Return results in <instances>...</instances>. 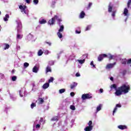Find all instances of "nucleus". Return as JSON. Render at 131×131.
Returning <instances> with one entry per match:
<instances>
[{"instance_id": "obj_5", "label": "nucleus", "mask_w": 131, "mask_h": 131, "mask_svg": "<svg viewBox=\"0 0 131 131\" xmlns=\"http://www.w3.org/2000/svg\"><path fill=\"white\" fill-rule=\"evenodd\" d=\"M38 120H36L34 121V124H33V131H35L34 129L36 128V129L38 130L39 128H40V123H38Z\"/></svg>"}, {"instance_id": "obj_39", "label": "nucleus", "mask_w": 131, "mask_h": 131, "mask_svg": "<svg viewBox=\"0 0 131 131\" xmlns=\"http://www.w3.org/2000/svg\"><path fill=\"white\" fill-rule=\"evenodd\" d=\"M130 5H131V0H129L127 4L128 9H129V8H130Z\"/></svg>"}, {"instance_id": "obj_58", "label": "nucleus", "mask_w": 131, "mask_h": 131, "mask_svg": "<svg viewBox=\"0 0 131 131\" xmlns=\"http://www.w3.org/2000/svg\"><path fill=\"white\" fill-rule=\"evenodd\" d=\"M46 43H47V45H48V46H52V43L51 42H48V41H46Z\"/></svg>"}, {"instance_id": "obj_11", "label": "nucleus", "mask_w": 131, "mask_h": 131, "mask_svg": "<svg viewBox=\"0 0 131 131\" xmlns=\"http://www.w3.org/2000/svg\"><path fill=\"white\" fill-rule=\"evenodd\" d=\"M116 64V62H114L113 63H108L106 65L105 69H112V68H113L114 67V66Z\"/></svg>"}, {"instance_id": "obj_49", "label": "nucleus", "mask_w": 131, "mask_h": 131, "mask_svg": "<svg viewBox=\"0 0 131 131\" xmlns=\"http://www.w3.org/2000/svg\"><path fill=\"white\" fill-rule=\"evenodd\" d=\"M45 55H49V54H51V51H50L49 50H46L45 51Z\"/></svg>"}, {"instance_id": "obj_54", "label": "nucleus", "mask_w": 131, "mask_h": 131, "mask_svg": "<svg viewBox=\"0 0 131 131\" xmlns=\"http://www.w3.org/2000/svg\"><path fill=\"white\" fill-rule=\"evenodd\" d=\"M33 3L35 5H37L38 4V0H33Z\"/></svg>"}, {"instance_id": "obj_22", "label": "nucleus", "mask_w": 131, "mask_h": 131, "mask_svg": "<svg viewBox=\"0 0 131 131\" xmlns=\"http://www.w3.org/2000/svg\"><path fill=\"white\" fill-rule=\"evenodd\" d=\"M9 19H10V15L7 14H6L5 17H4L3 20L5 22H7V21H9Z\"/></svg>"}, {"instance_id": "obj_4", "label": "nucleus", "mask_w": 131, "mask_h": 131, "mask_svg": "<svg viewBox=\"0 0 131 131\" xmlns=\"http://www.w3.org/2000/svg\"><path fill=\"white\" fill-rule=\"evenodd\" d=\"M15 22L17 24V32H22V23H21V21L17 19L15 21Z\"/></svg>"}, {"instance_id": "obj_60", "label": "nucleus", "mask_w": 131, "mask_h": 131, "mask_svg": "<svg viewBox=\"0 0 131 131\" xmlns=\"http://www.w3.org/2000/svg\"><path fill=\"white\" fill-rule=\"evenodd\" d=\"M131 63V59L127 60V64H130Z\"/></svg>"}, {"instance_id": "obj_40", "label": "nucleus", "mask_w": 131, "mask_h": 131, "mask_svg": "<svg viewBox=\"0 0 131 131\" xmlns=\"http://www.w3.org/2000/svg\"><path fill=\"white\" fill-rule=\"evenodd\" d=\"M70 108L71 109V110H73V111H74L75 110V106H74V105H71L70 106Z\"/></svg>"}, {"instance_id": "obj_9", "label": "nucleus", "mask_w": 131, "mask_h": 131, "mask_svg": "<svg viewBox=\"0 0 131 131\" xmlns=\"http://www.w3.org/2000/svg\"><path fill=\"white\" fill-rule=\"evenodd\" d=\"M82 100L84 101V100H88L89 99H92V96L89 94H83L81 97Z\"/></svg>"}, {"instance_id": "obj_29", "label": "nucleus", "mask_w": 131, "mask_h": 131, "mask_svg": "<svg viewBox=\"0 0 131 131\" xmlns=\"http://www.w3.org/2000/svg\"><path fill=\"white\" fill-rule=\"evenodd\" d=\"M49 86H50V84L49 83H45L43 86H42V88L44 90H46V89H48V88H49Z\"/></svg>"}, {"instance_id": "obj_26", "label": "nucleus", "mask_w": 131, "mask_h": 131, "mask_svg": "<svg viewBox=\"0 0 131 131\" xmlns=\"http://www.w3.org/2000/svg\"><path fill=\"white\" fill-rule=\"evenodd\" d=\"M34 37L33 36V35H32L31 34H29L27 36V38H28V40L33 41Z\"/></svg>"}, {"instance_id": "obj_30", "label": "nucleus", "mask_w": 131, "mask_h": 131, "mask_svg": "<svg viewBox=\"0 0 131 131\" xmlns=\"http://www.w3.org/2000/svg\"><path fill=\"white\" fill-rule=\"evenodd\" d=\"M93 129V126H86L84 128V130L85 131H91Z\"/></svg>"}, {"instance_id": "obj_1", "label": "nucleus", "mask_w": 131, "mask_h": 131, "mask_svg": "<svg viewBox=\"0 0 131 131\" xmlns=\"http://www.w3.org/2000/svg\"><path fill=\"white\" fill-rule=\"evenodd\" d=\"M56 20H57L58 24H60V22H62V19L59 17V16L55 15L51 19L49 20L48 24H49V25H54L55 22H56Z\"/></svg>"}, {"instance_id": "obj_57", "label": "nucleus", "mask_w": 131, "mask_h": 131, "mask_svg": "<svg viewBox=\"0 0 131 131\" xmlns=\"http://www.w3.org/2000/svg\"><path fill=\"white\" fill-rule=\"evenodd\" d=\"M75 76H76V77H79V76H80V74L79 73H77Z\"/></svg>"}, {"instance_id": "obj_45", "label": "nucleus", "mask_w": 131, "mask_h": 131, "mask_svg": "<svg viewBox=\"0 0 131 131\" xmlns=\"http://www.w3.org/2000/svg\"><path fill=\"white\" fill-rule=\"evenodd\" d=\"M41 122H43V124L45 123V122H43V118H40V119L39 121L38 120V123H40V124H41Z\"/></svg>"}, {"instance_id": "obj_23", "label": "nucleus", "mask_w": 131, "mask_h": 131, "mask_svg": "<svg viewBox=\"0 0 131 131\" xmlns=\"http://www.w3.org/2000/svg\"><path fill=\"white\" fill-rule=\"evenodd\" d=\"M85 16V13H84V11H81L79 15V18L80 19H83Z\"/></svg>"}, {"instance_id": "obj_8", "label": "nucleus", "mask_w": 131, "mask_h": 131, "mask_svg": "<svg viewBox=\"0 0 131 131\" xmlns=\"http://www.w3.org/2000/svg\"><path fill=\"white\" fill-rule=\"evenodd\" d=\"M19 96L21 97V98H23V97L26 96V90L25 88H22L19 91Z\"/></svg>"}, {"instance_id": "obj_12", "label": "nucleus", "mask_w": 131, "mask_h": 131, "mask_svg": "<svg viewBox=\"0 0 131 131\" xmlns=\"http://www.w3.org/2000/svg\"><path fill=\"white\" fill-rule=\"evenodd\" d=\"M104 58H107V54H100L98 58V60L99 62H101Z\"/></svg>"}, {"instance_id": "obj_63", "label": "nucleus", "mask_w": 131, "mask_h": 131, "mask_svg": "<svg viewBox=\"0 0 131 131\" xmlns=\"http://www.w3.org/2000/svg\"><path fill=\"white\" fill-rule=\"evenodd\" d=\"M99 92H100V93L102 94V93H103V92H104V91L103 90V89H100L99 90Z\"/></svg>"}, {"instance_id": "obj_32", "label": "nucleus", "mask_w": 131, "mask_h": 131, "mask_svg": "<svg viewBox=\"0 0 131 131\" xmlns=\"http://www.w3.org/2000/svg\"><path fill=\"white\" fill-rule=\"evenodd\" d=\"M92 28V25H89L87 26L86 27L85 31H89V30H91V29Z\"/></svg>"}, {"instance_id": "obj_35", "label": "nucleus", "mask_w": 131, "mask_h": 131, "mask_svg": "<svg viewBox=\"0 0 131 131\" xmlns=\"http://www.w3.org/2000/svg\"><path fill=\"white\" fill-rule=\"evenodd\" d=\"M127 62V60L126 59H123L121 60V63L122 64H124V65H125Z\"/></svg>"}, {"instance_id": "obj_10", "label": "nucleus", "mask_w": 131, "mask_h": 131, "mask_svg": "<svg viewBox=\"0 0 131 131\" xmlns=\"http://www.w3.org/2000/svg\"><path fill=\"white\" fill-rule=\"evenodd\" d=\"M123 94L122 93V91L120 90V88H119L118 90H117L116 91V92L115 93V95L117 96V97H119V96H121V95Z\"/></svg>"}, {"instance_id": "obj_20", "label": "nucleus", "mask_w": 131, "mask_h": 131, "mask_svg": "<svg viewBox=\"0 0 131 131\" xmlns=\"http://www.w3.org/2000/svg\"><path fill=\"white\" fill-rule=\"evenodd\" d=\"M76 86H77V83L74 82H73V83H72L70 85V88L71 89V90H73V89L76 88Z\"/></svg>"}, {"instance_id": "obj_25", "label": "nucleus", "mask_w": 131, "mask_h": 131, "mask_svg": "<svg viewBox=\"0 0 131 131\" xmlns=\"http://www.w3.org/2000/svg\"><path fill=\"white\" fill-rule=\"evenodd\" d=\"M9 95L10 96V99L12 101H16V100H17V98L16 97H15V95H14L13 94H10V92H9Z\"/></svg>"}, {"instance_id": "obj_64", "label": "nucleus", "mask_w": 131, "mask_h": 131, "mask_svg": "<svg viewBox=\"0 0 131 131\" xmlns=\"http://www.w3.org/2000/svg\"><path fill=\"white\" fill-rule=\"evenodd\" d=\"M113 79H114V78H113V77H111L110 78V80H112V81H113Z\"/></svg>"}, {"instance_id": "obj_51", "label": "nucleus", "mask_w": 131, "mask_h": 131, "mask_svg": "<svg viewBox=\"0 0 131 131\" xmlns=\"http://www.w3.org/2000/svg\"><path fill=\"white\" fill-rule=\"evenodd\" d=\"M92 5H93V4H92V3H89V6L87 7L88 10H89V9H91V7H92Z\"/></svg>"}, {"instance_id": "obj_48", "label": "nucleus", "mask_w": 131, "mask_h": 131, "mask_svg": "<svg viewBox=\"0 0 131 131\" xmlns=\"http://www.w3.org/2000/svg\"><path fill=\"white\" fill-rule=\"evenodd\" d=\"M90 65L91 66H92V67L96 68V66H95V64H94V61H92L90 63Z\"/></svg>"}, {"instance_id": "obj_6", "label": "nucleus", "mask_w": 131, "mask_h": 131, "mask_svg": "<svg viewBox=\"0 0 131 131\" xmlns=\"http://www.w3.org/2000/svg\"><path fill=\"white\" fill-rule=\"evenodd\" d=\"M27 8V7H26V6H22V5L19 6V9H20V10H21V12L22 13L24 12L26 15H28V11L26 10Z\"/></svg>"}, {"instance_id": "obj_61", "label": "nucleus", "mask_w": 131, "mask_h": 131, "mask_svg": "<svg viewBox=\"0 0 131 131\" xmlns=\"http://www.w3.org/2000/svg\"><path fill=\"white\" fill-rule=\"evenodd\" d=\"M27 4H30V2L31 0H25Z\"/></svg>"}, {"instance_id": "obj_37", "label": "nucleus", "mask_w": 131, "mask_h": 131, "mask_svg": "<svg viewBox=\"0 0 131 131\" xmlns=\"http://www.w3.org/2000/svg\"><path fill=\"white\" fill-rule=\"evenodd\" d=\"M65 89H62L59 90V94H63V93H65L66 92Z\"/></svg>"}, {"instance_id": "obj_18", "label": "nucleus", "mask_w": 131, "mask_h": 131, "mask_svg": "<svg viewBox=\"0 0 131 131\" xmlns=\"http://www.w3.org/2000/svg\"><path fill=\"white\" fill-rule=\"evenodd\" d=\"M59 26V29L58 30V32H63L64 31V26L62 25H61V22H60V24H58Z\"/></svg>"}, {"instance_id": "obj_50", "label": "nucleus", "mask_w": 131, "mask_h": 131, "mask_svg": "<svg viewBox=\"0 0 131 131\" xmlns=\"http://www.w3.org/2000/svg\"><path fill=\"white\" fill-rule=\"evenodd\" d=\"M111 89H116V85L115 84L111 85Z\"/></svg>"}, {"instance_id": "obj_62", "label": "nucleus", "mask_w": 131, "mask_h": 131, "mask_svg": "<svg viewBox=\"0 0 131 131\" xmlns=\"http://www.w3.org/2000/svg\"><path fill=\"white\" fill-rule=\"evenodd\" d=\"M75 33H77V34H79L80 33V31H78L77 30H76Z\"/></svg>"}, {"instance_id": "obj_7", "label": "nucleus", "mask_w": 131, "mask_h": 131, "mask_svg": "<svg viewBox=\"0 0 131 131\" xmlns=\"http://www.w3.org/2000/svg\"><path fill=\"white\" fill-rule=\"evenodd\" d=\"M83 59H77L76 60V62H78L79 64H81L82 65V64H84V63L85 62V58H88V55L87 54H84L83 55Z\"/></svg>"}, {"instance_id": "obj_38", "label": "nucleus", "mask_w": 131, "mask_h": 131, "mask_svg": "<svg viewBox=\"0 0 131 131\" xmlns=\"http://www.w3.org/2000/svg\"><path fill=\"white\" fill-rule=\"evenodd\" d=\"M38 101H39V103H40V104H42V103L45 102V101L42 98H39Z\"/></svg>"}, {"instance_id": "obj_44", "label": "nucleus", "mask_w": 131, "mask_h": 131, "mask_svg": "<svg viewBox=\"0 0 131 131\" xmlns=\"http://www.w3.org/2000/svg\"><path fill=\"white\" fill-rule=\"evenodd\" d=\"M54 63L55 62H54V61L51 60V61L49 62V65H50V66H53V65H54Z\"/></svg>"}, {"instance_id": "obj_53", "label": "nucleus", "mask_w": 131, "mask_h": 131, "mask_svg": "<svg viewBox=\"0 0 131 131\" xmlns=\"http://www.w3.org/2000/svg\"><path fill=\"white\" fill-rule=\"evenodd\" d=\"M74 59V56L71 55L69 57V60H73Z\"/></svg>"}, {"instance_id": "obj_2", "label": "nucleus", "mask_w": 131, "mask_h": 131, "mask_svg": "<svg viewBox=\"0 0 131 131\" xmlns=\"http://www.w3.org/2000/svg\"><path fill=\"white\" fill-rule=\"evenodd\" d=\"M120 90L122 91L123 95H125V94H127V93L129 92L130 87L129 86V85L127 84H124L120 87Z\"/></svg>"}, {"instance_id": "obj_16", "label": "nucleus", "mask_w": 131, "mask_h": 131, "mask_svg": "<svg viewBox=\"0 0 131 131\" xmlns=\"http://www.w3.org/2000/svg\"><path fill=\"white\" fill-rule=\"evenodd\" d=\"M102 106L103 105L101 104H100L99 105H98L96 107L95 113H98L99 111H101V110H102Z\"/></svg>"}, {"instance_id": "obj_47", "label": "nucleus", "mask_w": 131, "mask_h": 131, "mask_svg": "<svg viewBox=\"0 0 131 131\" xmlns=\"http://www.w3.org/2000/svg\"><path fill=\"white\" fill-rule=\"evenodd\" d=\"M54 81V78L53 77H50V79L49 80L48 82L50 83V82H53Z\"/></svg>"}, {"instance_id": "obj_36", "label": "nucleus", "mask_w": 131, "mask_h": 131, "mask_svg": "<svg viewBox=\"0 0 131 131\" xmlns=\"http://www.w3.org/2000/svg\"><path fill=\"white\" fill-rule=\"evenodd\" d=\"M5 75L2 73H0V79H5Z\"/></svg>"}, {"instance_id": "obj_17", "label": "nucleus", "mask_w": 131, "mask_h": 131, "mask_svg": "<svg viewBox=\"0 0 131 131\" xmlns=\"http://www.w3.org/2000/svg\"><path fill=\"white\" fill-rule=\"evenodd\" d=\"M106 58H108V59H110V60H113L114 59L116 58V56L112 55H111V54H108V55H107Z\"/></svg>"}, {"instance_id": "obj_56", "label": "nucleus", "mask_w": 131, "mask_h": 131, "mask_svg": "<svg viewBox=\"0 0 131 131\" xmlns=\"http://www.w3.org/2000/svg\"><path fill=\"white\" fill-rule=\"evenodd\" d=\"M75 95V94L74 93V92H71V93H70V96H71V97H74Z\"/></svg>"}, {"instance_id": "obj_28", "label": "nucleus", "mask_w": 131, "mask_h": 131, "mask_svg": "<svg viewBox=\"0 0 131 131\" xmlns=\"http://www.w3.org/2000/svg\"><path fill=\"white\" fill-rule=\"evenodd\" d=\"M4 50H8V49L10 48V45L9 44L5 43L4 44Z\"/></svg>"}, {"instance_id": "obj_13", "label": "nucleus", "mask_w": 131, "mask_h": 131, "mask_svg": "<svg viewBox=\"0 0 131 131\" xmlns=\"http://www.w3.org/2000/svg\"><path fill=\"white\" fill-rule=\"evenodd\" d=\"M23 38V35L21 34V32H17V34L16 35V40L18 41L19 39H22Z\"/></svg>"}, {"instance_id": "obj_43", "label": "nucleus", "mask_w": 131, "mask_h": 131, "mask_svg": "<svg viewBox=\"0 0 131 131\" xmlns=\"http://www.w3.org/2000/svg\"><path fill=\"white\" fill-rule=\"evenodd\" d=\"M28 66H29V63H28L27 62H25L24 63V67H25V68H27V67H28Z\"/></svg>"}, {"instance_id": "obj_15", "label": "nucleus", "mask_w": 131, "mask_h": 131, "mask_svg": "<svg viewBox=\"0 0 131 131\" xmlns=\"http://www.w3.org/2000/svg\"><path fill=\"white\" fill-rule=\"evenodd\" d=\"M118 128L119 129H121L122 130H123V129H127V126L126 125H120L118 126Z\"/></svg>"}, {"instance_id": "obj_34", "label": "nucleus", "mask_w": 131, "mask_h": 131, "mask_svg": "<svg viewBox=\"0 0 131 131\" xmlns=\"http://www.w3.org/2000/svg\"><path fill=\"white\" fill-rule=\"evenodd\" d=\"M61 32H57V36L59 38H62L63 37V35L62 34Z\"/></svg>"}, {"instance_id": "obj_41", "label": "nucleus", "mask_w": 131, "mask_h": 131, "mask_svg": "<svg viewBox=\"0 0 131 131\" xmlns=\"http://www.w3.org/2000/svg\"><path fill=\"white\" fill-rule=\"evenodd\" d=\"M12 81H16V80H17V76H12Z\"/></svg>"}, {"instance_id": "obj_33", "label": "nucleus", "mask_w": 131, "mask_h": 131, "mask_svg": "<svg viewBox=\"0 0 131 131\" xmlns=\"http://www.w3.org/2000/svg\"><path fill=\"white\" fill-rule=\"evenodd\" d=\"M42 54H43V52H42V50H41V49L39 50L37 53L38 56H42Z\"/></svg>"}, {"instance_id": "obj_24", "label": "nucleus", "mask_w": 131, "mask_h": 131, "mask_svg": "<svg viewBox=\"0 0 131 131\" xmlns=\"http://www.w3.org/2000/svg\"><path fill=\"white\" fill-rule=\"evenodd\" d=\"M32 71L34 72V73H37V72H38V68L37 66H34L33 68Z\"/></svg>"}, {"instance_id": "obj_46", "label": "nucleus", "mask_w": 131, "mask_h": 131, "mask_svg": "<svg viewBox=\"0 0 131 131\" xmlns=\"http://www.w3.org/2000/svg\"><path fill=\"white\" fill-rule=\"evenodd\" d=\"M9 109H10V107L8 106H5L4 111L6 112V113H8V110H9Z\"/></svg>"}, {"instance_id": "obj_59", "label": "nucleus", "mask_w": 131, "mask_h": 131, "mask_svg": "<svg viewBox=\"0 0 131 131\" xmlns=\"http://www.w3.org/2000/svg\"><path fill=\"white\" fill-rule=\"evenodd\" d=\"M39 82H45V78H42L39 80Z\"/></svg>"}, {"instance_id": "obj_55", "label": "nucleus", "mask_w": 131, "mask_h": 131, "mask_svg": "<svg viewBox=\"0 0 131 131\" xmlns=\"http://www.w3.org/2000/svg\"><path fill=\"white\" fill-rule=\"evenodd\" d=\"M20 49H21V48L20 47V46L16 45V50L17 51H20Z\"/></svg>"}, {"instance_id": "obj_52", "label": "nucleus", "mask_w": 131, "mask_h": 131, "mask_svg": "<svg viewBox=\"0 0 131 131\" xmlns=\"http://www.w3.org/2000/svg\"><path fill=\"white\" fill-rule=\"evenodd\" d=\"M92 124H93V122L92 121H90L88 123V126H92Z\"/></svg>"}, {"instance_id": "obj_31", "label": "nucleus", "mask_w": 131, "mask_h": 131, "mask_svg": "<svg viewBox=\"0 0 131 131\" xmlns=\"http://www.w3.org/2000/svg\"><path fill=\"white\" fill-rule=\"evenodd\" d=\"M58 120H59L58 117V116H55V117H53L51 119V121H58Z\"/></svg>"}, {"instance_id": "obj_19", "label": "nucleus", "mask_w": 131, "mask_h": 131, "mask_svg": "<svg viewBox=\"0 0 131 131\" xmlns=\"http://www.w3.org/2000/svg\"><path fill=\"white\" fill-rule=\"evenodd\" d=\"M39 24H46L47 20L43 18H41L39 20Z\"/></svg>"}, {"instance_id": "obj_14", "label": "nucleus", "mask_w": 131, "mask_h": 131, "mask_svg": "<svg viewBox=\"0 0 131 131\" xmlns=\"http://www.w3.org/2000/svg\"><path fill=\"white\" fill-rule=\"evenodd\" d=\"M117 108H121V104H117L116 105V107L114 108V111L113 112V115H114L115 113L117 111Z\"/></svg>"}, {"instance_id": "obj_42", "label": "nucleus", "mask_w": 131, "mask_h": 131, "mask_svg": "<svg viewBox=\"0 0 131 131\" xmlns=\"http://www.w3.org/2000/svg\"><path fill=\"white\" fill-rule=\"evenodd\" d=\"M34 107H36V104H35L34 103H32L31 104V109H33Z\"/></svg>"}, {"instance_id": "obj_3", "label": "nucleus", "mask_w": 131, "mask_h": 131, "mask_svg": "<svg viewBox=\"0 0 131 131\" xmlns=\"http://www.w3.org/2000/svg\"><path fill=\"white\" fill-rule=\"evenodd\" d=\"M113 9V5H112V4L110 3L108 7V13L112 12L111 16L113 18V19L115 20V16H116V10H113L112 11Z\"/></svg>"}, {"instance_id": "obj_21", "label": "nucleus", "mask_w": 131, "mask_h": 131, "mask_svg": "<svg viewBox=\"0 0 131 131\" xmlns=\"http://www.w3.org/2000/svg\"><path fill=\"white\" fill-rule=\"evenodd\" d=\"M123 15L124 16L127 17V16H128V10L127 9V8H125L124 9V11H123Z\"/></svg>"}, {"instance_id": "obj_27", "label": "nucleus", "mask_w": 131, "mask_h": 131, "mask_svg": "<svg viewBox=\"0 0 131 131\" xmlns=\"http://www.w3.org/2000/svg\"><path fill=\"white\" fill-rule=\"evenodd\" d=\"M48 72H52V69L50 66H48L46 69V73Z\"/></svg>"}]
</instances>
